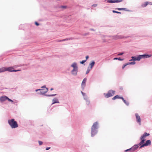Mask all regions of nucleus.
I'll list each match as a JSON object with an SVG mask.
<instances>
[{"label": "nucleus", "instance_id": "5", "mask_svg": "<svg viewBox=\"0 0 152 152\" xmlns=\"http://www.w3.org/2000/svg\"><path fill=\"white\" fill-rule=\"evenodd\" d=\"M139 147V146H138L137 144H135L129 148L125 150L124 151L125 152H134L135 150L137 149Z\"/></svg>", "mask_w": 152, "mask_h": 152}, {"label": "nucleus", "instance_id": "13", "mask_svg": "<svg viewBox=\"0 0 152 152\" xmlns=\"http://www.w3.org/2000/svg\"><path fill=\"white\" fill-rule=\"evenodd\" d=\"M115 9L117 10H118L119 11L124 10L127 12L131 11V10H129L125 8H116Z\"/></svg>", "mask_w": 152, "mask_h": 152}, {"label": "nucleus", "instance_id": "47", "mask_svg": "<svg viewBox=\"0 0 152 152\" xmlns=\"http://www.w3.org/2000/svg\"><path fill=\"white\" fill-rule=\"evenodd\" d=\"M97 4H96V7L97 6Z\"/></svg>", "mask_w": 152, "mask_h": 152}, {"label": "nucleus", "instance_id": "11", "mask_svg": "<svg viewBox=\"0 0 152 152\" xmlns=\"http://www.w3.org/2000/svg\"><path fill=\"white\" fill-rule=\"evenodd\" d=\"M142 58H150L152 56V55L151 54H148L147 53H144L143 54H141Z\"/></svg>", "mask_w": 152, "mask_h": 152}, {"label": "nucleus", "instance_id": "41", "mask_svg": "<svg viewBox=\"0 0 152 152\" xmlns=\"http://www.w3.org/2000/svg\"><path fill=\"white\" fill-rule=\"evenodd\" d=\"M50 148V147H47L46 148V150H48Z\"/></svg>", "mask_w": 152, "mask_h": 152}, {"label": "nucleus", "instance_id": "30", "mask_svg": "<svg viewBox=\"0 0 152 152\" xmlns=\"http://www.w3.org/2000/svg\"><path fill=\"white\" fill-rule=\"evenodd\" d=\"M112 12L113 13H117V14H121V13L120 12H118V11H115V10H112Z\"/></svg>", "mask_w": 152, "mask_h": 152}, {"label": "nucleus", "instance_id": "7", "mask_svg": "<svg viewBox=\"0 0 152 152\" xmlns=\"http://www.w3.org/2000/svg\"><path fill=\"white\" fill-rule=\"evenodd\" d=\"M132 59L129 60L130 61H139L142 58V56L141 55H137L136 56H132L131 57Z\"/></svg>", "mask_w": 152, "mask_h": 152}, {"label": "nucleus", "instance_id": "4", "mask_svg": "<svg viewBox=\"0 0 152 152\" xmlns=\"http://www.w3.org/2000/svg\"><path fill=\"white\" fill-rule=\"evenodd\" d=\"M115 91L110 89L107 91V93H104L103 95L105 98H108L113 96L115 94Z\"/></svg>", "mask_w": 152, "mask_h": 152}, {"label": "nucleus", "instance_id": "18", "mask_svg": "<svg viewBox=\"0 0 152 152\" xmlns=\"http://www.w3.org/2000/svg\"><path fill=\"white\" fill-rule=\"evenodd\" d=\"M95 129V124H94L92 127L91 129V135L92 136H94V134H93V133L94 132V130Z\"/></svg>", "mask_w": 152, "mask_h": 152}, {"label": "nucleus", "instance_id": "3", "mask_svg": "<svg viewBox=\"0 0 152 152\" xmlns=\"http://www.w3.org/2000/svg\"><path fill=\"white\" fill-rule=\"evenodd\" d=\"M8 123L12 129L18 127V125L15 119H12L8 120Z\"/></svg>", "mask_w": 152, "mask_h": 152}, {"label": "nucleus", "instance_id": "38", "mask_svg": "<svg viewBox=\"0 0 152 152\" xmlns=\"http://www.w3.org/2000/svg\"><path fill=\"white\" fill-rule=\"evenodd\" d=\"M119 89L120 90H123V88L122 87V86H120L119 87Z\"/></svg>", "mask_w": 152, "mask_h": 152}, {"label": "nucleus", "instance_id": "32", "mask_svg": "<svg viewBox=\"0 0 152 152\" xmlns=\"http://www.w3.org/2000/svg\"><path fill=\"white\" fill-rule=\"evenodd\" d=\"M90 69H89V67L86 71V74H87L89 72Z\"/></svg>", "mask_w": 152, "mask_h": 152}, {"label": "nucleus", "instance_id": "40", "mask_svg": "<svg viewBox=\"0 0 152 152\" xmlns=\"http://www.w3.org/2000/svg\"><path fill=\"white\" fill-rule=\"evenodd\" d=\"M35 24L37 26H38L39 25V24L37 22H35Z\"/></svg>", "mask_w": 152, "mask_h": 152}, {"label": "nucleus", "instance_id": "20", "mask_svg": "<svg viewBox=\"0 0 152 152\" xmlns=\"http://www.w3.org/2000/svg\"><path fill=\"white\" fill-rule=\"evenodd\" d=\"M7 97L6 96H1L0 97V101L1 102H4L7 99Z\"/></svg>", "mask_w": 152, "mask_h": 152}, {"label": "nucleus", "instance_id": "6", "mask_svg": "<svg viewBox=\"0 0 152 152\" xmlns=\"http://www.w3.org/2000/svg\"><path fill=\"white\" fill-rule=\"evenodd\" d=\"M131 36H123L122 35H112V37L113 38V39L114 40H117L118 39H121L123 38H127L129 37H130Z\"/></svg>", "mask_w": 152, "mask_h": 152}, {"label": "nucleus", "instance_id": "29", "mask_svg": "<svg viewBox=\"0 0 152 152\" xmlns=\"http://www.w3.org/2000/svg\"><path fill=\"white\" fill-rule=\"evenodd\" d=\"M96 129H98L99 128V125L97 121H96Z\"/></svg>", "mask_w": 152, "mask_h": 152}, {"label": "nucleus", "instance_id": "17", "mask_svg": "<svg viewBox=\"0 0 152 152\" xmlns=\"http://www.w3.org/2000/svg\"><path fill=\"white\" fill-rule=\"evenodd\" d=\"M121 99L122 100L124 103L127 106H129V102L128 101H126L125 99L124 98V97L122 96Z\"/></svg>", "mask_w": 152, "mask_h": 152}, {"label": "nucleus", "instance_id": "43", "mask_svg": "<svg viewBox=\"0 0 152 152\" xmlns=\"http://www.w3.org/2000/svg\"><path fill=\"white\" fill-rule=\"evenodd\" d=\"M89 58V57L88 56H86V60H87L88 58Z\"/></svg>", "mask_w": 152, "mask_h": 152}, {"label": "nucleus", "instance_id": "14", "mask_svg": "<svg viewBox=\"0 0 152 152\" xmlns=\"http://www.w3.org/2000/svg\"><path fill=\"white\" fill-rule=\"evenodd\" d=\"M77 68H73V70L72 71V74L74 75H77Z\"/></svg>", "mask_w": 152, "mask_h": 152}, {"label": "nucleus", "instance_id": "28", "mask_svg": "<svg viewBox=\"0 0 152 152\" xmlns=\"http://www.w3.org/2000/svg\"><path fill=\"white\" fill-rule=\"evenodd\" d=\"M125 53L124 52H120L117 55L118 56H122Z\"/></svg>", "mask_w": 152, "mask_h": 152}, {"label": "nucleus", "instance_id": "21", "mask_svg": "<svg viewBox=\"0 0 152 152\" xmlns=\"http://www.w3.org/2000/svg\"><path fill=\"white\" fill-rule=\"evenodd\" d=\"M113 60H118L120 61H123L124 60V58H122L121 57H115L113 58Z\"/></svg>", "mask_w": 152, "mask_h": 152}, {"label": "nucleus", "instance_id": "48", "mask_svg": "<svg viewBox=\"0 0 152 152\" xmlns=\"http://www.w3.org/2000/svg\"><path fill=\"white\" fill-rule=\"evenodd\" d=\"M16 66V67H17L18 66Z\"/></svg>", "mask_w": 152, "mask_h": 152}, {"label": "nucleus", "instance_id": "9", "mask_svg": "<svg viewBox=\"0 0 152 152\" xmlns=\"http://www.w3.org/2000/svg\"><path fill=\"white\" fill-rule=\"evenodd\" d=\"M123 1V0H105V2L107 3L112 4L113 3H118Z\"/></svg>", "mask_w": 152, "mask_h": 152}, {"label": "nucleus", "instance_id": "33", "mask_svg": "<svg viewBox=\"0 0 152 152\" xmlns=\"http://www.w3.org/2000/svg\"><path fill=\"white\" fill-rule=\"evenodd\" d=\"M86 61V60H83L82 61L80 62V63H81V64H83Z\"/></svg>", "mask_w": 152, "mask_h": 152}, {"label": "nucleus", "instance_id": "16", "mask_svg": "<svg viewBox=\"0 0 152 152\" xmlns=\"http://www.w3.org/2000/svg\"><path fill=\"white\" fill-rule=\"evenodd\" d=\"M122 96H120L119 95H117L114 96L113 98H112V99L113 100H115L116 99H121Z\"/></svg>", "mask_w": 152, "mask_h": 152}, {"label": "nucleus", "instance_id": "10", "mask_svg": "<svg viewBox=\"0 0 152 152\" xmlns=\"http://www.w3.org/2000/svg\"><path fill=\"white\" fill-rule=\"evenodd\" d=\"M135 116L137 123L139 125H141V119L140 118V116L137 113H136L135 114Z\"/></svg>", "mask_w": 152, "mask_h": 152}, {"label": "nucleus", "instance_id": "44", "mask_svg": "<svg viewBox=\"0 0 152 152\" xmlns=\"http://www.w3.org/2000/svg\"><path fill=\"white\" fill-rule=\"evenodd\" d=\"M81 93L82 94H83V96L85 94V93H83L82 91H81Z\"/></svg>", "mask_w": 152, "mask_h": 152}, {"label": "nucleus", "instance_id": "25", "mask_svg": "<svg viewBox=\"0 0 152 152\" xmlns=\"http://www.w3.org/2000/svg\"><path fill=\"white\" fill-rule=\"evenodd\" d=\"M94 61H93L92 63H91L89 64V66H90V67L89 68H90V69H91L92 67L94 66Z\"/></svg>", "mask_w": 152, "mask_h": 152}, {"label": "nucleus", "instance_id": "37", "mask_svg": "<svg viewBox=\"0 0 152 152\" xmlns=\"http://www.w3.org/2000/svg\"><path fill=\"white\" fill-rule=\"evenodd\" d=\"M7 99H8V100L9 101H10V102H13V101H12V100H11V99L8 98L7 97Z\"/></svg>", "mask_w": 152, "mask_h": 152}, {"label": "nucleus", "instance_id": "36", "mask_svg": "<svg viewBox=\"0 0 152 152\" xmlns=\"http://www.w3.org/2000/svg\"><path fill=\"white\" fill-rule=\"evenodd\" d=\"M56 95V94H52V95H46L48 96H54Z\"/></svg>", "mask_w": 152, "mask_h": 152}, {"label": "nucleus", "instance_id": "1", "mask_svg": "<svg viewBox=\"0 0 152 152\" xmlns=\"http://www.w3.org/2000/svg\"><path fill=\"white\" fill-rule=\"evenodd\" d=\"M140 149H141L144 147L149 146L151 145V141L150 140H144L140 142L138 144Z\"/></svg>", "mask_w": 152, "mask_h": 152}, {"label": "nucleus", "instance_id": "45", "mask_svg": "<svg viewBox=\"0 0 152 152\" xmlns=\"http://www.w3.org/2000/svg\"><path fill=\"white\" fill-rule=\"evenodd\" d=\"M149 4L150 5H152V3L151 2H149Z\"/></svg>", "mask_w": 152, "mask_h": 152}, {"label": "nucleus", "instance_id": "23", "mask_svg": "<svg viewBox=\"0 0 152 152\" xmlns=\"http://www.w3.org/2000/svg\"><path fill=\"white\" fill-rule=\"evenodd\" d=\"M127 64L128 65H134L136 64V62L134 61H133L131 62H127Z\"/></svg>", "mask_w": 152, "mask_h": 152}, {"label": "nucleus", "instance_id": "8", "mask_svg": "<svg viewBox=\"0 0 152 152\" xmlns=\"http://www.w3.org/2000/svg\"><path fill=\"white\" fill-rule=\"evenodd\" d=\"M150 135V134L146 132H145L140 138V142L144 140H146L145 139V137L148 136Z\"/></svg>", "mask_w": 152, "mask_h": 152}, {"label": "nucleus", "instance_id": "42", "mask_svg": "<svg viewBox=\"0 0 152 152\" xmlns=\"http://www.w3.org/2000/svg\"><path fill=\"white\" fill-rule=\"evenodd\" d=\"M39 90H40V91H42V89H37L36 90V91L37 92V91H38Z\"/></svg>", "mask_w": 152, "mask_h": 152}, {"label": "nucleus", "instance_id": "22", "mask_svg": "<svg viewBox=\"0 0 152 152\" xmlns=\"http://www.w3.org/2000/svg\"><path fill=\"white\" fill-rule=\"evenodd\" d=\"M53 103L52 104L56 103H59V102L57 99L54 98L53 100Z\"/></svg>", "mask_w": 152, "mask_h": 152}, {"label": "nucleus", "instance_id": "12", "mask_svg": "<svg viewBox=\"0 0 152 152\" xmlns=\"http://www.w3.org/2000/svg\"><path fill=\"white\" fill-rule=\"evenodd\" d=\"M87 80L86 78H85L83 80L81 83V87L83 89H84L86 85V83Z\"/></svg>", "mask_w": 152, "mask_h": 152}, {"label": "nucleus", "instance_id": "27", "mask_svg": "<svg viewBox=\"0 0 152 152\" xmlns=\"http://www.w3.org/2000/svg\"><path fill=\"white\" fill-rule=\"evenodd\" d=\"M71 66L73 68H77V64L75 63H73L72 65Z\"/></svg>", "mask_w": 152, "mask_h": 152}, {"label": "nucleus", "instance_id": "39", "mask_svg": "<svg viewBox=\"0 0 152 152\" xmlns=\"http://www.w3.org/2000/svg\"><path fill=\"white\" fill-rule=\"evenodd\" d=\"M98 132V129H96V134Z\"/></svg>", "mask_w": 152, "mask_h": 152}, {"label": "nucleus", "instance_id": "34", "mask_svg": "<svg viewBox=\"0 0 152 152\" xmlns=\"http://www.w3.org/2000/svg\"><path fill=\"white\" fill-rule=\"evenodd\" d=\"M102 42H107V41L105 39H104L103 38H102Z\"/></svg>", "mask_w": 152, "mask_h": 152}, {"label": "nucleus", "instance_id": "15", "mask_svg": "<svg viewBox=\"0 0 152 152\" xmlns=\"http://www.w3.org/2000/svg\"><path fill=\"white\" fill-rule=\"evenodd\" d=\"M42 89V90L40 92L42 94H44L45 93L48 91V89L45 87H44V88H43V89Z\"/></svg>", "mask_w": 152, "mask_h": 152}, {"label": "nucleus", "instance_id": "19", "mask_svg": "<svg viewBox=\"0 0 152 152\" xmlns=\"http://www.w3.org/2000/svg\"><path fill=\"white\" fill-rule=\"evenodd\" d=\"M149 2L146 1L144 3H142L141 4V7H145L147 6L148 4H149Z\"/></svg>", "mask_w": 152, "mask_h": 152}, {"label": "nucleus", "instance_id": "31", "mask_svg": "<svg viewBox=\"0 0 152 152\" xmlns=\"http://www.w3.org/2000/svg\"><path fill=\"white\" fill-rule=\"evenodd\" d=\"M128 64L127 63H125V64H124L122 66V69H124L125 68V67Z\"/></svg>", "mask_w": 152, "mask_h": 152}, {"label": "nucleus", "instance_id": "24", "mask_svg": "<svg viewBox=\"0 0 152 152\" xmlns=\"http://www.w3.org/2000/svg\"><path fill=\"white\" fill-rule=\"evenodd\" d=\"M72 39L71 38H70L69 39H65L58 40V42H62V41H65L70 40H71V39Z\"/></svg>", "mask_w": 152, "mask_h": 152}, {"label": "nucleus", "instance_id": "2", "mask_svg": "<svg viewBox=\"0 0 152 152\" xmlns=\"http://www.w3.org/2000/svg\"><path fill=\"white\" fill-rule=\"evenodd\" d=\"M20 70H14V68L12 67H3L0 68V73L6 71L16 72L20 71Z\"/></svg>", "mask_w": 152, "mask_h": 152}, {"label": "nucleus", "instance_id": "26", "mask_svg": "<svg viewBox=\"0 0 152 152\" xmlns=\"http://www.w3.org/2000/svg\"><path fill=\"white\" fill-rule=\"evenodd\" d=\"M105 37H112V36L111 35H103L101 36V37L102 38Z\"/></svg>", "mask_w": 152, "mask_h": 152}, {"label": "nucleus", "instance_id": "46", "mask_svg": "<svg viewBox=\"0 0 152 152\" xmlns=\"http://www.w3.org/2000/svg\"><path fill=\"white\" fill-rule=\"evenodd\" d=\"M53 88H51L50 90L51 91H52V90H53Z\"/></svg>", "mask_w": 152, "mask_h": 152}, {"label": "nucleus", "instance_id": "35", "mask_svg": "<svg viewBox=\"0 0 152 152\" xmlns=\"http://www.w3.org/2000/svg\"><path fill=\"white\" fill-rule=\"evenodd\" d=\"M38 142L39 145H41L42 144V142L41 141H39Z\"/></svg>", "mask_w": 152, "mask_h": 152}]
</instances>
